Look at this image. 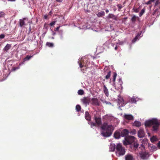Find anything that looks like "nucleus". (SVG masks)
<instances>
[{"label": "nucleus", "instance_id": "obj_1", "mask_svg": "<svg viewBox=\"0 0 160 160\" xmlns=\"http://www.w3.org/2000/svg\"><path fill=\"white\" fill-rule=\"evenodd\" d=\"M146 127L152 126V130L153 133L157 132L159 130V124L157 119L153 118L146 121L144 123Z\"/></svg>", "mask_w": 160, "mask_h": 160}, {"label": "nucleus", "instance_id": "obj_2", "mask_svg": "<svg viewBox=\"0 0 160 160\" xmlns=\"http://www.w3.org/2000/svg\"><path fill=\"white\" fill-rule=\"evenodd\" d=\"M101 128L103 130L101 134L106 137L110 136L114 130L113 126L112 125L108 124L106 122H105L103 123L101 127Z\"/></svg>", "mask_w": 160, "mask_h": 160}, {"label": "nucleus", "instance_id": "obj_3", "mask_svg": "<svg viewBox=\"0 0 160 160\" xmlns=\"http://www.w3.org/2000/svg\"><path fill=\"white\" fill-rule=\"evenodd\" d=\"M85 118L88 121V123L91 126V127L93 126H96V125L98 126H99L101 124V118H97L95 117L94 120L96 123L91 122L89 121L91 119V117L88 111L85 112Z\"/></svg>", "mask_w": 160, "mask_h": 160}, {"label": "nucleus", "instance_id": "obj_4", "mask_svg": "<svg viewBox=\"0 0 160 160\" xmlns=\"http://www.w3.org/2000/svg\"><path fill=\"white\" fill-rule=\"evenodd\" d=\"M126 151L124 147L119 143L117 144L116 147V154L118 157L123 156L125 154Z\"/></svg>", "mask_w": 160, "mask_h": 160}, {"label": "nucleus", "instance_id": "obj_5", "mask_svg": "<svg viewBox=\"0 0 160 160\" xmlns=\"http://www.w3.org/2000/svg\"><path fill=\"white\" fill-rule=\"evenodd\" d=\"M78 63L80 68H82L83 66H86L89 64V62L88 59L86 58H82L78 59Z\"/></svg>", "mask_w": 160, "mask_h": 160}, {"label": "nucleus", "instance_id": "obj_6", "mask_svg": "<svg viewBox=\"0 0 160 160\" xmlns=\"http://www.w3.org/2000/svg\"><path fill=\"white\" fill-rule=\"evenodd\" d=\"M135 137L132 136H128L126 137L123 141V144L125 145L130 144L135 141Z\"/></svg>", "mask_w": 160, "mask_h": 160}, {"label": "nucleus", "instance_id": "obj_7", "mask_svg": "<svg viewBox=\"0 0 160 160\" xmlns=\"http://www.w3.org/2000/svg\"><path fill=\"white\" fill-rule=\"evenodd\" d=\"M139 154L141 158L143 160L147 159L149 156L148 153L146 152H140Z\"/></svg>", "mask_w": 160, "mask_h": 160}, {"label": "nucleus", "instance_id": "obj_8", "mask_svg": "<svg viewBox=\"0 0 160 160\" xmlns=\"http://www.w3.org/2000/svg\"><path fill=\"white\" fill-rule=\"evenodd\" d=\"M145 133L143 129L141 128L138 132V135L139 138H142L144 137Z\"/></svg>", "mask_w": 160, "mask_h": 160}, {"label": "nucleus", "instance_id": "obj_9", "mask_svg": "<svg viewBox=\"0 0 160 160\" xmlns=\"http://www.w3.org/2000/svg\"><path fill=\"white\" fill-rule=\"evenodd\" d=\"M142 144H141L139 148H141L142 150H143L145 148V146L147 144L148 142V140L146 138H144L141 141Z\"/></svg>", "mask_w": 160, "mask_h": 160}, {"label": "nucleus", "instance_id": "obj_10", "mask_svg": "<svg viewBox=\"0 0 160 160\" xmlns=\"http://www.w3.org/2000/svg\"><path fill=\"white\" fill-rule=\"evenodd\" d=\"M90 101V98L88 97H85L81 99V102L87 106L88 105Z\"/></svg>", "mask_w": 160, "mask_h": 160}, {"label": "nucleus", "instance_id": "obj_11", "mask_svg": "<svg viewBox=\"0 0 160 160\" xmlns=\"http://www.w3.org/2000/svg\"><path fill=\"white\" fill-rule=\"evenodd\" d=\"M91 103L94 106H99V104L98 99L97 98H93L91 100Z\"/></svg>", "mask_w": 160, "mask_h": 160}, {"label": "nucleus", "instance_id": "obj_12", "mask_svg": "<svg viewBox=\"0 0 160 160\" xmlns=\"http://www.w3.org/2000/svg\"><path fill=\"white\" fill-rule=\"evenodd\" d=\"M120 132L121 137H124L125 138L127 137V136H128V134L129 132V131L126 129H124L122 131H120Z\"/></svg>", "mask_w": 160, "mask_h": 160}, {"label": "nucleus", "instance_id": "obj_13", "mask_svg": "<svg viewBox=\"0 0 160 160\" xmlns=\"http://www.w3.org/2000/svg\"><path fill=\"white\" fill-rule=\"evenodd\" d=\"M148 147L150 151L152 152L156 151L157 150V147L152 144L148 143Z\"/></svg>", "mask_w": 160, "mask_h": 160}, {"label": "nucleus", "instance_id": "obj_14", "mask_svg": "<svg viewBox=\"0 0 160 160\" xmlns=\"http://www.w3.org/2000/svg\"><path fill=\"white\" fill-rule=\"evenodd\" d=\"M124 118L125 120H133L134 119L133 117L131 114H124Z\"/></svg>", "mask_w": 160, "mask_h": 160}, {"label": "nucleus", "instance_id": "obj_15", "mask_svg": "<svg viewBox=\"0 0 160 160\" xmlns=\"http://www.w3.org/2000/svg\"><path fill=\"white\" fill-rule=\"evenodd\" d=\"M142 32L141 31L140 33L137 34L135 37L132 40V42L134 43L137 41L142 36V34L141 35Z\"/></svg>", "mask_w": 160, "mask_h": 160}, {"label": "nucleus", "instance_id": "obj_16", "mask_svg": "<svg viewBox=\"0 0 160 160\" xmlns=\"http://www.w3.org/2000/svg\"><path fill=\"white\" fill-rule=\"evenodd\" d=\"M120 131H116L115 133L114 134V137L116 139H119V138L121 137V134Z\"/></svg>", "mask_w": 160, "mask_h": 160}, {"label": "nucleus", "instance_id": "obj_17", "mask_svg": "<svg viewBox=\"0 0 160 160\" xmlns=\"http://www.w3.org/2000/svg\"><path fill=\"white\" fill-rule=\"evenodd\" d=\"M118 105L119 107H122L124 106L123 100L122 98L118 99Z\"/></svg>", "mask_w": 160, "mask_h": 160}, {"label": "nucleus", "instance_id": "obj_18", "mask_svg": "<svg viewBox=\"0 0 160 160\" xmlns=\"http://www.w3.org/2000/svg\"><path fill=\"white\" fill-rule=\"evenodd\" d=\"M137 99V97L135 98V97L133 96L130 99L129 102L131 103H136L137 101L139 99V98H138V99Z\"/></svg>", "mask_w": 160, "mask_h": 160}, {"label": "nucleus", "instance_id": "obj_19", "mask_svg": "<svg viewBox=\"0 0 160 160\" xmlns=\"http://www.w3.org/2000/svg\"><path fill=\"white\" fill-rule=\"evenodd\" d=\"M116 145L114 143L111 144L109 147V150L110 151H114L115 149Z\"/></svg>", "mask_w": 160, "mask_h": 160}, {"label": "nucleus", "instance_id": "obj_20", "mask_svg": "<svg viewBox=\"0 0 160 160\" xmlns=\"http://www.w3.org/2000/svg\"><path fill=\"white\" fill-rule=\"evenodd\" d=\"M125 160H132L133 158L132 156L130 154H128L125 157Z\"/></svg>", "mask_w": 160, "mask_h": 160}, {"label": "nucleus", "instance_id": "obj_21", "mask_svg": "<svg viewBox=\"0 0 160 160\" xmlns=\"http://www.w3.org/2000/svg\"><path fill=\"white\" fill-rule=\"evenodd\" d=\"M103 92L105 94V95L108 97L109 95V93L108 89L106 87V86L104 85L103 86Z\"/></svg>", "mask_w": 160, "mask_h": 160}, {"label": "nucleus", "instance_id": "obj_22", "mask_svg": "<svg viewBox=\"0 0 160 160\" xmlns=\"http://www.w3.org/2000/svg\"><path fill=\"white\" fill-rule=\"evenodd\" d=\"M27 19L26 18H23L22 19L20 20L19 21V23L20 26V27H22L23 26L25 25V22L24 21L25 20H26Z\"/></svg>", "mask_w": 160, "mask_h": 160}, {"label": "nucleus", "instance_id": "obj_23", "mask_svg": "<svg viewBox=\"0 0 160 160\" xmlns=\"http://www.w3.org/2000/svg\"><path fill=\"white\" fill-rule=\"evenodd\" d=\"M107 17L109 18H112L113 20H117V17L113 14H109Z\"/></svg>", "mask_w": 160, "mask_h": 160}, {"label": "nucleus", "instance_id": "obj_24", "mask_svg": "<svg viewBox=\"0 0 160 160\" xmlns=\"http://www.w3.org/2000/svg\"><path fill=\"white\" fill-rule=\"evenodd\" d=\"M118 84L119 85V86L118 87L119 88H122V84L123 83L122 81V78H119L118 79Z\"/></svg>", "mask_w": 160, "mask_h": 160}, {"label": "nucleus", "instance_id": "obj_25", "mask_svg": "<svg viewBox=\"0 0 160 160\" xmlns=\"http://www.w3.org/2000/svg\"><path fill=\"white\" fill-rule=\"evenodd\" d=\"M160 14V11L158 9H156L153 12V15L158 16Z\"/></svg>", "mask_w": 160, "mask_h": 160}, {"label": "nucleus", "instance_id": "obj_26", "mask_svg": "<svg viewBox=\"0 0 160 160\" xmlns=\"http://www.w3.org/2000/svg\"><path fill=\"white\" fill-rule=\"evenodd\" d=\"M158 140V138L157 137L155 136H152L150 138L151 141L153 143L157 141Z\"/></svg>", "mask_w": 160, "mask_h": 160}, {"label": "nucleus", "instance_id": "obj_27", "mask_svg": "<svg viewBox=\"0 0 160 160\" xmlns=\"http://www.w3.org/2000/svg\"><path fill=\"white\" fill-rule=\"evenodd\" d=\"M137 19H139V18L136 16L135 15H133L131 18V20L132 22L134 23Z\"/></svg>", "mask_w": 160, "mask_h": 160}, {"label": "nucleus", "instance_id": "obj_28", "mask_svg": "<svg viewBox=\"0 0 160 160\" xmlns=\"http://www.w3.org/2000/svg\"><path fill=\"white\" fill-rule=\"evenodd\" d=\"M11 45L10 44H7L4 48V50L5 51H7L11 48Z\"/></svg>", "mask_w": 160, "mask_h": 160}, {"label": "nucleus", "instance_id": "obj_29", "mask_svg": "<svg viewBox=\"0 0 160 160\" xmlns=\"http://www.w3.org/2000/svg\"><path fill=\"white\" fill-rule=\"evenodd\" d=\"M133 124L135 126L137 127H139L141 125V122L138 121H135Z\"/></svg>", "mask_w": 160, "mask_h": 160}, {"label": "nucleus", "instance_id": "obj_30", "mask_svg": "<svg viewBox=\"0 0 160 160\" xmlns=\"http://www.w3.org/2000/svg\"><path fill=\"white\" fill-rule=\"evenodd\" d=\"M105 15V12L103 11H101V12H99L97 14V15L98 17H101L102 16H104Z\"/></svg>", "mask_w": 160, "mask_h": 160}, {"label": "nucleus", "instance_id": "obj_31", "mask_svg": "<svg viewBox=\"0 0 160 160\" xmlns=\"http://www.w3.org/2000/svg\"><path fill=\"white\" fill-rule=\"evenodd\" d=\"M33 56H29V55H28L25 58H24L23 60H24V61H28Z\"/></svg>", "mask_w": 160, "mask_h": 160}, {"label": "nucleus", "instance_id": "obj_32", "mask_svg": "<svg viewBox=\"0 0 160 160\" xmlns=\"http://www.w3.org/2000/svg\"><path fill=\"white\" fill-rule=\"evenodd\" d=\"M111 73V71H109L108 72V73L105 77V78L106 79H109Z\"/></svg>", "mask_w": 160, "mask_h": 160}, {"label": "nucleus", "instance_id": "obj_33", "mask_svg": "<svg viewBox=\"0 0 160 160\" xmlns=\"http://www.w3.org/2000/svg\"><path fill=\"white\" fill-rule=\"evenodd\" d=\"M46 45L49 47H52L53 46V44L51 42H47Z\"/></svg>", "mask_w": 160, "mask_h": 160}, {"label": "nucleus", "instance_id": "obj_34", "mask_svg": "<svg viewBox=\"0 0 160 160\" xmlns=\"http://www.w3.org/2000/svg\"><path fill=\"white\" fill-rule=\"evenodd\" d=\"M76 109L77 112H79L81 109V106L79 105H77L76 107Z\"/></svg>", "mask_w": 160, "mask_h": 160}, {"label": "nucleus", "instance_id": "obj_35", "mask_svg": "<svg viewBox=\"0 0 160 160\" xmlns=\"http://www.w3.org/2000/svg\"><path fill=\"white\" fill-rule=\"evenodd\" d=\"M145 8H143L141 11V12L139 13V16L140 17H141L143 14L145 12Z\"/></svg>", "mask_w": 160, "mask_h": 160}, {"label": "nucleus", "instance_id": "obj_36", "mask_svg": "<svg viewBox=\"0 0 160 160\" xmlns=\"http://www.w3.org/2000/svg\"><path fill=\"white\" fill-rule=\"evenodd\" d=\"M78 94L80 95H82L84 93V91L80 89L78 91Z\"/></svg>", "mask_w": 160, "mask_h": 160}, {"label": "nucleus", "instance_id": "obj_37", "mask_svg": "<svg viewBox=\"0 0 160 160\" xmlns=\"http://www.w3.org/2000/svg\"><path fill=\"white\" fill-rule=\"evenodd\" d=\"M137 131L135 129H133L132 131H131L130 132H129V133H130L132 134V135H134L136 133Z\"/></svg>", "mask_w": 160, "mask_h": 160}, {"label": "nucleus", "instance_id": "obj_38", "mask_svg": "<svg viewBox=\"0 0 160 160\" xmlns=\"http://www.w3.org/2000/svg\"><path fill=\"white\" fill-rule=\"evenodd\" d=\"M117 76V74L116 72H114L113 75V81L114 82H115L116 77Z\"/></svg>", "mask_w": 160, "mask_h": 160}, {"label": "nucleus", "instance_id": "obj_39", "mask_svg": "<svg viewBox=\"0 0 160 160\" xmlns=\"http://www.w3.org/2000/svg\"><path fill=\"white\" fill-rule=\"evenodd\" d=\"M5 13L3 12H0V17H3L4 16Z\"/></svg>", "mask_w": 160, "mask_h": 160}, {"label": "nucleus", "instance_id": "obj_40", "mask_svg": "<svg viewBox=\"0 0 160 160\" xmlns=\"http://www.w3.org/2000/svg\"><path fill=\"white\" fill-rule=\"evenodd\" d=\"M139 144L137 143H134V147L135 148H137L139 146Z\"/></svg>", "mask_w": 160, "mask_h": 160}, {"label": "nucleus", "instance_id": "obj_41", "mask_svg": "<svg viewBox=\"0 0 160 160\" xmlns=\"http://www.w3.org/2000/svg\"><path fill=\"white\" fill-rule=\"evenodd\" d=\"M44 29H48V25L46 24L45 23L44 26Z\"/></svg>", "mask_w": 160, "mask_h": 160}, {"label": "nucleus", "instance_id": "obj_42", "mask_svg": "<svg viewBox=\"0 0 160 160\" xmlns=\"http://www.w3.org/2000/svg\"><path fill=\"white\" fill-rule=\"evenodd\" d=\"M117 6L118 7L119 10H120L122 8V6L120 4H118Z\"/></svg>", "mask_w": 160, "mask_h": 160}, {"label": "nucleus", "instance_id": "obj_43", "mask_svg": "<svg viewBox=\"0 0 160 160\" xmlns=\"http://www.w3.org/2000/svg\"><path fill=\"white\" fill-rule=\"evenodd\" d=\"M5 35L4 34H1L0 35V39H2L4 38Z\"/></svg>", "mask_w": 160, "mask_h": 160}, {"label": "nucleus", "instance_id": "obj_44", "mask_svg": "<svg viewBox=\"0 0 160 160\" xmlns=\"http://www.w3.org/2000/svg\"><path fill=\"white\" fill-rule=\"evenodd\" d=\"M55 21H53L50 23V25L51 26H52L55 24Z\"/></svg>", "mask_w": 160, "mask_h": 160}, {"label": "nucleus", "instance_id": "obj_45", "mask_svg": "<svg viewBox=\"0 0 160 160\" xmlns=\"http://www.w3.org/2000/svg\"><path fill=\"white\" fill-rule=\"evenodd\" d=\"M59 32L61 34V39H62V33L63 31L62 30H60L59 31Z\"/></svg>", "mask_w": 160, "mask_h": 160}, {"label": "nucleus", "instance_id": "obj_46", "mask_svg": "<svg viewBox=\"0 0 160 160\" xmlns=\"http://www.w3.org/2000/svg\"><path fill=\"white\" fill-rule=\"evenodd\" d=\"M151 2H152L151 1H150V0H149V1H148V2H146L145 3V4H147V5L150 4H151Z\"/></svg>", "mask_w": 160, "mask_h": 160}, {"label": "nucleus", "instance_id": "obj_47", "mask_svg": "<svg viewBox=\"0 0 160 160\" xmlns=\"http://www.w3.org/2000/svg\"><path fill=\"white\" fill-rule=\"evenodd\" d=\"M60 27V26H59V27H57L55 29L54 31H58Z\"/></svg>", "mask_w": 160, "mask_h": 160}, {"label": "nucleus", "instance_id": "obj_48", "mask_svg": "<svg viewBox=\"0 0 160 160\" xmlns=\"http://www.w3.org/2000/svg\"><path fill=\"white\" fill-rule=\"evenodd\" d=\"M24 62H25V61H24V60H23V61L22 62L20 63L19 64V66H21V65H23V64H24Z\"/></svg>", "mask_w": 160, "mask_h": 160}, {"label": "nucleus", "instance_id": "obj_49", "mask_svg": "<svg viewBox=\"0 0 160 160\" xmlns=\"http://www.w3.org/2000/svg\"><path fill=\"white\" fill-rule=\"evenodd\" d=\"M105 102L106 104H111V103L109 102L105 101Z\"/></svg>", "mask_w": 160, "mask_h": 160}, {"label": "nucleus", "instance_id": "obj_50", "mask_svg": "<svg viewBox=\"0 0 160 160\" xmlns=\"http://www.w3.org/2000/svg\"><path fill=\"white\" fill-rule=\"evenodd\" d=\"M157 146L158 148H160V141L158 143Z\"/></svg>", "mask_w": 160, "mask_h": 160}, {"label": "nucleus", "instance_id": "obj_51", "mask_svg": "<svg viewBox=\"0 0 160 160\" xmlns=\"http://www.w3.org/2000/svg\"><path fill=\"white\" fill-rule=\"evenodd\" d=\"M56 2H61L62 1V0H56Z\"/></svg>", "mask_w": 160, "mask_h": 160}, {"label": "nucleus", "instance_id": "obj_52", "mask_svg": "<svg viewBox=\"0 0 160 160\" xmlns=\"http://www.w3.org/2000/svg\"><path fill=\"white\" fill-rule=\"evenodd\" d=\"M9 2H14L16 1V0H7Z\"/></svg>", "mask_w": 160, "mask_h": 160}, {"label": "nucleus", "instance_id": "obj_53", "mask_svg": "<svg viewBox=\"0 0 160 160\" xmlns=\"http://www.w3.org/2000/svg\"><path fill=\"white\" fill-rule=\"evenodd\" d=\"M52 35H55V34H56V32H54V31H52Z\"/></svg>", "mask_w": 160, "mask_h": 160}, {"label": "nucleus", "instance_id": "obj_54", "mask_svg": "<svg viewBox=\"0 0 160 160\" xmlns=\"http://www.w3.org/2000/svg\"><path fill=\"white\" fill-rule=\"evenodd\" d=\"M110 28H111V30H112L113 29V27L112 26L110 25Z\"/></svg>", "mask_w": 160, "mask_h": 160}, {"label": "nucleus", "instance_id": "obj_55", "mask_svg": "<svg viewBox=\"0 0 160 160\" xmlns=\"http://www.w3.org/2000/svg\"><path fill=\"white\" fill-rule=\"evenodd\" d=\"M105 11H106V12L107 13H108V12H109V10L108 9H106L105 10Z\"/></svg>", "mask_w": 160, "mask_h": 160}, {"label": "nucleus", "instance_id": "obj_56", "mask_svg": "<svg viewBox=\"0 0 160 160\" xmlns=\"http://www.w3.org/2000/svg\"><path fill=\"white\" fill-rule=\"evenodd\" d=\"M123 43V42H119V44L120 45L122 44Z\"/></svg>", "mask_w": 160, "mask_h": 160}, {"label": "nucleus", "instance_id": "obj_57", "mask_svg": "<svg viewBox=\"0 0 160 160\" xmlns=\"http://www.w3.org/2000/svg\"><path fill=\"white\" fill-rule=\"evenodd\" d=\"M47 17H47V15H45V16H44V19H47Z\"/></svg>", "mask_w": 160, "mask_h": 160}, {"label": "nucleus", "instance_id": "obj_58", "mask_svg": "<svg viewBox=\"0 0 160 160\" xmlns=\"http://www.w3.org/2000/svg\"><path fill=\"white\" fill-rule=\"evenodd\" d=\"M4 80L2 79H0V82L3 81Z\"/></svg>", "mask_w": 160, "mask_h": 160}, {"label": "nucleus", "instance_id": "obj_59", "mask_svg": "<svg viewBox=\"0 0 160 160\" xmlns=\"http://www.w3.org/2000/svg\"><path fill=\"white\" fill-rule=\"evenodd\" d=\"M158 3V2L157 1L156 2V3H155V5H157Z\"/></svg>", "mask_w": 160, "mask_h": 160}, {"label": "nucleus", "instance_id": "obj_60", "mask_svg": "<svg viewBox=\"0 0 160 160\" xmlns=\"http://www.w3.org/2000/svg\"><path fill=\"white\" fill-rule=\"evenodd\" d=\"M117 49V46H116V47H115V50H116Z\"/></svg>", "mask_w": 160, "mask_h": 160}, {"label": "nucleus", "instance_id": "obj_61", "mask_svg": "<svg viewBox=\"0 0 160 160\" xmlns=\"http://www.w3.org/2000/svg\"><path fill=\"white\" fill-rule=\"evenodd\" d=\"M127 18H127V17H125V18H123V19H127Z\"/></svg>", "mask_w": 160, "mask_h": 160}, {"label": "nucleus", "instance_id": "obj_62", "mask_svg": "<svg viewBox=\"0 0 160 160\" xmlns=\"http://www.w3.org/2000/svg\"><path fill=\"white\" fill-rule=\"evenodd\" d=\"M113 0H109V1L111 3L112 2V1Z\"/></svg>", "mask_w": 160, "mask_h": 160}, {"label": "nucleus", "instance_id": "obj_63", "mask_svg": "<svg viewBox=\"0 0 160 160\" xmlns=\"http://www.w3.org/2000/svg\"><path fill=\"white\" fill-rule=\"evenodd\" d=\"M150 1H151L152 2H153L155 0H150Z\"/></svg>", "mask_w": 160, "mask_h": 160}, {"label": "nucleus", "instance_id": "obj_64", "mask_svg": "<svg viewBox=\"0 0 160 160\" xmlns=\"http://www.w3.org/2000/svg\"><path fill=\"white\" fill-rule=\"evenodd\" d=\"M29 31H30L31 30V27L30 26V27L29 28Z\"/></svg>", "mask_w": 160, "mask_h": 160}]
</instances>
